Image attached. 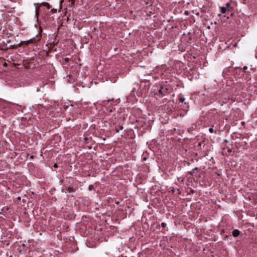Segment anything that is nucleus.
<instances>
[{
  "label": "nucleus",
  "instance_id": "nucleus-1",
  "mask_svg": "<svg viewBox=\"0 0 257 257\" xmlns=\"http://www.w3.org/2000/svg\"><path fill=\"white\" fill-rule=\"evenodd\" d=\"M168 92V89L166 88L161 87L159 90V93L162 96H165Z\"/></svg>",
  "mask_w": 257,
  "mask_h": 257
},
{
  "label": "nucleus",
  "instance_id": "nucleus-2",
  "mask_svg": "<svg viewBox=\"0 0 257 257\" xmlns=\"http://www.w3.org/2000/svg\"><path fill=\"white\" fill-rule=\"evenodd\" d=\"M240 234V231L238 229H234L232 231V234L234 237L238 236Z\"/></svg>",
  "mask_w": 257,
  "mask_h": 257
},
{
  "label": "nucleus",
  "instance_id": "nucleus-3",
  "mask_svg": "<svg viewBox=\"0 0 257 257\" xmlns=\"http://www.w3.org/2000/svg\"><path fill=\"white\" fill-rule=\"evenodd\" d=\"M40 4L39 3H35L34 6L36 7L35 13L36 15L38 16L39 15V9L37 8V6L40 5Z\"/></svg>",
  "mask_w": 257,
  "mask_h": 257
},
{
  "label": "nucleus",
  "instance_id": "nucleus-4",
  "mask_svg": "<svg viewBox=\"0 0 257 257\" xmlns=\"http://www.w3.org/2000/svg\"><path fill=\"white\" fill-rule=\"evenodd\" d=\"M41 5H44V6L46 7L48 10L50 9V5L48 3L43 2L41 4Z\"/></svg>",
  "mask_w": 257,
  "mask_h": 257
},
{
  "label": "nucleus",
  "instance_id": "nucleus-5",
  "mask_svg": "<svg viewBox=\"0 0 257 257\" xmlns=\"http://www.w3.org/2000/svg\"><path fill=\"white\" fill-rule=\"evenodd\" d=\"M220 12L222 14L225 13L226 12V9L225 7H220Z\"/></svg>",
  "mask_w": 257,
  "mask_h": 257
},
{
  "label": "nucleus",
  "instance_id": "nucleus-6",
  "mask_svg": "<svg viewBox=\"0 0 257 257\" xmlns=\"http://www.w3.org/2000/svg\"><path fill=\"white\" fill-rule=\"evenodd\" d=\"M113 101V99H108V100H104L102 103L104 105H107L108 104V103L110 102V101Z\"/></svg>",
  "mask_w": 257,
  "mask_h": 257
},
{
  "label": "nucleus",
  "instance_id": "nucleus-7",
  "mask_svg": "<svg viewBox=\"0 0 257 257\" xmlns=\"http://www.w3.org/2000/svg\"><path fill=\"white\" fill-rule=\"evenodd\" d=\"M123 129V126H120L119 128H115V131L116 132V133H118L120 131V130H121Z\"/></svg>",
  "mask_w": 257,
  "mask_h": 257
},
{
  "label": "nucleus",
  "instance_id": "nucleus-8",
  "mask_svg": "<svg viewBox=\"0 0 257 257\" xmlns=\"http://www.w3.org/2000/svg\"><path fill=\"white\" fill-rule=\"evenodd\" d=\"M185 98L183 97H180L179 99V102L182 103L184 101Z\"/></svg>",
  "mask_w": 257,
  "mask_h": 257
},
{
  "label": "nucleus",
  "instance_id": "nucleus-9",
  "mask_svg": "<svg viewBox=\"0 0 257 257\" xmlns=\"http://www.w3.org/2000/svg\"><path fill=\"white\" fill-rule=\"evenodd\" d=\"M68 192L69 193L73 192H74V190L72 188H68Z\"/></svg>",
  "mask_w": 257,
  "mask_h": 257
},
{
  "label": "nucleus",
  "instance_id": "nucleus-10",
  "mask_svg": "<svg viewBox=\"0 0 257 257\" xmlns=\"http://www.w3.org/2000/svg\"><path fill=\"white\" fill-rule=\"evenodd\" d=\"M209 132L210 133H214V130L212 127H210L208 130Z\"/></svg>",
  "mask_w": 257,
  "mask_h": 257
},
{
  "label": "nucleus",
  "instance_id": "nucleus-11",
  "mask_svg": "<svg viewBox=\"0 0 257 257\" xmlns=\"http://www.w3.org/2000/svg\"><path fill=\"white\" fill-rule=\"evenodd\" d=\"M93 188V186L92 185H90L88 187V189L90 191L92 190V189Z\"/></svg>",
  "mask_w": 257,
  "mask_h": 257
},
{
  "label": "nucleus",
  "instance_id": "nucleus-12",
  "mask_svg": "<svg viewBox=\"0 0 257 257\" xmlns=\"http://www.w3.org/2000/svg\"><path fill=\"white\" fill-rule=\"evenodd\" d=\"M225 6L227 8H230V4L229 3H227L226 4H225Z\"/></svg>",
  "mask_w": 257,
  "mask_h": 257
},
{
  "label": "nucleus",
  "instance_id": "nucleus-13",
  "mask_svg": "<svg viewBox=\"0 0 257 257\" xmlns=\"http://www.w3.org/2000/svg\"><path fill=\"white\" fill-rule=\"evenodd\" d=\"M161 226H162V227L165 228L166 227V224L165 223H164V222L162 223H161Z\"/></svg>",
  "mask_w": 257,
  "mask_h": 257
},
{
  "label": "nucleus",
  "instance_id": "nucleus-14",
  "mask_svg": "<svg viewBox=\"0 0 257 257\" xmlns=\"http://www.w3.org/2000/svg\"><path fill=\"white\" fill-rule=\"evenodd\" d=\"M242 69H243V70H247V66H244L243 67V68H242Z\"/></svg>",
  "mask_w": 257,
  "mask_h": 257
},
{
  "label": "nucleus",
  "instance_id": "nucleus-15",
  "mask_svg": "<svg viewBox=\"0 0 257 257\" xmlns=\"http://www.w3.org/2000/svg\"><path fill=\"white\" fill-rule=\"evenodd\" d=\"M109 112H112V109H110L109 110Z\"/></svg>",
  "mask_w": 257,
  "mask_h": 257
},
{
  "label": "nucleus",
  "instance_id": "nucleus-16",
  "mask_svg": "<svg viewBox=\"0 0 257 257\" xmlns=\"http://www.w3.org/2000/svg\"><path fill=\"white\" fill-rule=\"evenodd\" d=\"M197 169V168L196 167V168H195L193 169V170H196Z\"/></svg>",
  "mask_w": 257,
  "mask_h": 257
},
{
  "label": "nucleus",
  "instance_id": "nucleus-17",
  "mask_svg": "<svg viewBox=\"0 0 257 257\" xmlns=\"http://www.w3.org/2000/svg\"><path fill=\"white\" fill-rule=\"evenodd\" d=\"M7 65V63L5 62L4 64V66H6Z\"/></svg>",
  "mask_w": 257,
  "mask_h": 257
},
{
  "label": "nucleus",
  "instance_id": "nucleus-18",
  "mask_svg": "<svg viewBox=\"0 0 257 257\" xmlns=\"http://www.w3.org/2000/svg\"><path fill=\"white\" fill-rule=\"evenodd\" d=\"M32 40V39H30V40H29V41H31Z\"/></svg>",
  "mask_w": 257,
  "mask_h": 257
}]
</instances>
